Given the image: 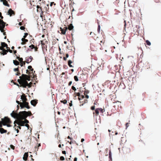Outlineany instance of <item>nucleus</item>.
Here are the masks:
<instances>
[{
  "mask_svg": "<svg viewBox=\"0 0 161 161\" xmlns=\"http://www.w3.org/2000/svg\"><path fill=\"white\" fill-rule=\"evenodd\" d=\"M29 3H27V5L29 7V8L31 9L33 8L32 6H31V5H29Z\"/></svg>",
  "mask_w": 161,
  "mask_h": 161,
  "instance_id": "36",
  "label": "nucleus"
},
{
  "mask_svg": "<svg viewBox=\"0 0 161 161\" xmlns=\"http://www.w3.org/2000/svg\"><path fill=\"white\" fill-rule=\"evenodd\" d=\"M75 95V97L76 96L78 97V99L79 100H82L83 98H84V96L83 95H80V93L79 92H75L74 94Z\"/></svg>",
  "mask_w": 161,
  "mask_h": 161,
  "instance_id": "11",
  "label": "nucleus"
},
{
  "mask_svg": "<svg viewBox=\"0 0 161 161\" xmlns=\"http://www.w3.org/2000/svg\"><path fill=\"white\" fill-rule=\"evenodd\" d=\"M28 68L29 69H31L32 68V67L30 65L28 66Z\"/></svg>",
  "mask_w": 161,
  "mask_h": 161,
  "instance_id": "53",
  "label": "nucleus"
},
{
  "mask_svg": "<svg viewBox=\"0 0 161 161\" xmlns=\"http://www.w3.org/2000/svg\"><path fill=\"white\" fill-rule=\"evenodd\" d=\"M37 144H38V145H37L36 146H35V148H37V147L38 148V147H39L41 146L40 143H38ZM37 149H38V148H37Z\"/></svg>",
  "mask_w": 161,
  "mask_h": 161,
  "instance_id": "44",
  "label": "nucleus"
},
{
  "mask_svg": "<svg viewBox=\"0 0 161 161\" xmlns=\"http://www.w3.org/2000/svg\"><path fill=\"white\" fill-rule=\"evenodd\" d=\"M95 41L94 43L91 45V49L93 51H96L99 49H100L101 47V45L100 43L104 44L105 42V40L103 39H101L98 37L95 39Z\"/></svg>",
  "mask_w": 161,
  "mask_h": 161,
  "instance_id": "3",
  "label": "nucleus"
},
{
  "mask_svg": "<svg viewBox=\"0 0 161 161\" xmlns=\"http://www.w3.org/2000/svg\"><path fill=\"white\" fill-rule=\"evenodd\" d=\"M89 91L88 90H86V89H85V90L84 91V95H87V94H88L89 93Z\"/></svg>",
  "mask_w": 161,
  "mask_h": 161,
  "instance_id": "30",
  "label": "nucleus"
},
{
  "mask_svg": "<svg viewBox=\"0 0 161 161\" xmlns=\"http://www.w3.org/2000/svg\"><path fill=\"white\" fill-rule=\"evenodd\" d=\"M63 59H64V60H66V59H67V58H66V57H64L63 58Z\"/></svg>",
  "mask_w": 161,
  "mask_h": 161,
  "instance_id": "64",
  "label": "nucleus"
},
{
  "mask_svg": "<svg viewBox=\"0 0 161 161\" xmlns=\"http://www.w3.org/2000/svg\"><path fill=\"white\" fill-rule=\"evenodd\" d=\"M40 5L38 4L36 6V8H37V12H40V11H39V8L40 7Z\"/></svg>",
  "mask_w": 161,
  "mask_h": 161,
  "instance_id": "35",
  "label": "nucleus"
},
{
  "mask_svg": "<svg viewBox=\"0 0 161 161\" xmlns=\"http://www.w3.org/2000/svg\"><path fill=\"white\" fill-rule=\"evenodd\" d=\"M82 81H84L86 79V76L84 74H81L79 78Z\"/></svg>",
  "mask_w": 161,
  "mask_h": 161,
  "instance_id": "13",
  "label": "nucleus"
},
{
  "mask_svg": "<svg viewBox=\"0 0 161 161\" xmlns=\"http://www.w3.org/2000/svg\"><path fill=\"white\" fill-rule=\"evenodd\" d=\"M8 52V50H6L2 46L0 47V53L1 54L3 55L6 54Z\"/></svg>",
  "mask_w": 161,
  "mask_h": 161,
  "instance_id": "10",
  "label": "nucleus"
},
{
  "mask_svg": "<svg viewBox=\"0 0 161 161\" xmlns=\"http://www.w3.org/2000/svg\"><path fill=\"white\" fill-rule=\"evenodd\" d=\"M62 153L63 154H66V152L65 151H63Z\"/></svg>",
  "mask_w": 161,
  "mask_h": 161,
  "instance_id": "61",
  "label": "nucleus"
},
{
  "mask_svg": "<svg viewBox=\"0 0 161 161\" xmlns=\"http://www.w3.org/2000/svg\"><path fill=\"white\" fill-rule=\"evenodd\" d=\"M85 96H86V98H89V96L87 95H85Z\"/></svg>",
  "mask_w": 161,
  "mask_h": 161,
  "instance_id": "60",
  "label": "nucleus"
},
{
  "mask_svg": "<svg viewBox=\"0 0 161 161\" xmlns=\"http://www.w3.org/2000/svg\"><path fill=\"white\" fill-rule=\"evenodd\" d=\"M10 147L13 150H14L15 148V147L12 145H10Z\"/></svg>",
  "mask_w": 161,
  "mask_h": 161,
  "instance_id": "41",
  "label": "nucleus"
},
{
  "mask_svg": "<svg viewBox=\"0 0 161 161\" xmlns=\"http://www.w3.org/2000/svg\"><path fill=\"white\" fill-rule=\"evenodd\" d=\"M28 35V33H25L24 35L23 36V38H25Z\"/></svg>",
  "mask_w": 161,
  "mask_h": 161,
  "instance_id": "39",
  "label": "nucleus"
},
{
  "mask_svg": "<svg viewBox=\"0 0 161 161\" xmlns=\"http://www.w3.org/2000/svg\"><path fill=\"white\" fill-rule=\"evenodd\" d=\"M53 4H54V5H55V4H56L55 3H54L53 2L51 3L50 4V6H52Z\"/></svg>",
  "mask_w": 161,
  "mask_h": 161,
  "instance_id": "50",
  "label": "nucleus"
},
{
  "mask_svg": "<svg viewBox=\"0 0 161 161\" xmlns=\"http://www.w3.org/2000/svg\"><path fill=\"white\" fill-rule=\"evenodd\" d=\"M73 25H72V24H71V30H72L73 28Z\"/></svg>",
  "mask_w": 161,
  "mask_h": 161,
  "instance_id": "58",
  "label": "nucleus"
},
{
  "mask_svg": "<svg viewBox=\"0 0 161 161\" xmlns=\"http://www.w3.org/2000/svg\"><path fill=\"white\" fill-rule=\"evenodd\" d=\"M31 104L34 106H35L37 103V100H33L31 102Z\"/></svg>",
  "mask_w": 161,
  "mask_h": 161,
  "instance_id": "17",
  "label": "nucleus"
},
{
  "mask_svg": "<svg viewBox=\"0 0 161 161\" xmlns=\"http://www.w3.org/2000/svg\"><path fill=\"white\" fill-rule=\"evenodd\" d=\"M68 65L70 67V60H69L68 61Z\"/></svg>",
  "mask_w": 161,
  "mask_h": 161,
  "instance_id": "46",
  "label": "nucleus"
},
{
  "mask_svg": "<svg viewBox=\"0 0 161 161\" xmlns=\"http://www.w3.org/2000/svg\"><path fill=\"white\" fill-rule=\"evenodd\" d=\"M41 43L45 44L47 45L48 43V41L45 39L41 41Z\"/></svg>",
  "mask_w": 161,
  "mask_h": 161,
  "instance_id": "28",
  "label": "nucleus"
},
{
  "mask_svg": "<svg viewBox=\"0 0 161 161\" xmlns=\"http://www.w3.org/2000/svg\"><path fill=\"white\" fill-rule=\"evenodd\" d=\"M13 63L16 65H18L19 64V62L16 60H14Z\"/></svg>",
  "mask_w": 161,
  "mask_h": 161,
  "instance_id": "27",
  "label": "nucleus"
},
{
  "mask_svg": "<svg viewBox=\"0 0 161 161\" xmlns=\"http://www.w3.org/2000/svg\"><path fill=\"white\" fill-rule=\"evenodd\" d=\"M2 2H3V3L4 5L9 7V4H8V2L6 0H3V1H2Z\"/></svg>",
  "mask_w": 161,
  "mask_h": 161,
  "instance_id": "24",
  "label": "nucleus"
},
{
  "mask_svg": "<svg viewBox=\"0 0 161 161\" xmlns=\"http://www.w3.org/2000/svg\"><path fill=\"white\" fill-rule=\"evenodd\" d=\"M38 4L41 7H42V5L44 4L45 5V1L44 0H39V1L38 2Z\"/></svg>",
  "mask_w": 161,
  "mask_h": 161,
  "instance_id": "14",
  "label": "nucleus"
},
{
  "mask_svg": "<svg viewBox=\"0 0 161 161\" xmlns=\"http://www.w3.org/2000/svg\"><path fill=\"white\" fill-rule=\"evenodd\" d=\"M99 108L100 109H99V111H100V112H101L102 113H103V109L102 108Z\"/></svg>",
  "mask_w": 161,
  "mask_h": 161,
  "instance_id": "51",
  "label": "nucleus"
},
{
  "mask_svg": "<svg viewBox=\"0 0 161 161\" xmlns=\"http://www.w3.org/2000/svg\"><path fill=\"white\" fill-rule=\"evenodd\" d=\"M29 47L31 48V49H33L35 48V46L34 45L31 44L30 46Z\"/></svg>",
  "mask_w": 161,
  "mask_h": 161,
  "instance_id": "38",
  "label": "nucleus"
},
{
  "mask_svg": "<svg viewBox=\"0 0 161 161\" xmlns=\"http://www.w3.org/2000/svg\"><path fill=\"white\" fill-rule=\"evenodd\" d=\"M68 29L69 31H70V24H69L68 25V27L67 28V27H65L64 28H60V33L62 34H65L66 32V31Z\"/></svg>",
  "mask_w": 161,
  "mask_h": 161,
  "instance_id": "7",
  "label": "nucleus"
},
{
  "mask_svg": "<svg viewBox=\"0 0 161 161\" xmlns=\"http://www.w3.org/2000/svg\"><path fill=\"white\" fill-rule=\"evenodd\" d=\"M21 99L23 101V102H26L27 101V99L26 97V96L25 95V94H23L21 96Z\"/></svg>",
  "mask_w": 161,
  "mask_h": 161,
  "instance_id": "15",
  "label": "nucleus"
},
{
  "mask_svg": "<svg viewBox=\"0 0 161 161\" xmlns=\"http://www.w3.org/2000/svg\"><path fill=\"white\" fill-rule=\"evenodd\" d=\"M23 119H18L17 120H15L14 122V124H17L19 126H25V123L24 121L22 120ZM16 126V125H14V126Z\"/></svg>",
  "mask_w": 161,
  "mask_h": 161,
  "instance_id": "6",
  "label": "nucleus"
},
{
  "mask_svg": "<svg viewBox=\"0 0 161 161\" xmlns=\"http://www.w3.org/2000/svg\"><path fill=\"white\" fill-rule=\"evenodd\" d=\"M21 40L22 41V42L21 43V44L22 45H24L28 41L27 39H25V38H22Z\"/></svg>",
  "mask_w": 161,
  "mask_h": 161,
  "instance_id": "19",
  "label": "nucleus"
},
{
  "mask_svg": "<svg viewBox=\"0 0 161 161\" xmlns=\"http://www.w3.org/2000/svg\"><path fill=\"white\" fill-rule=\"evenodd\" d=\"M41 44H42V49L44 50V49H46L47 50V45L45 44L41 43Z\"/></svg>",
  "mask_w": 161,
  "mask_h": 161,
  "instance_id": "25",
  "label": "nucleus"
},
{
  "mask_svg": "<svg viewBox=\"0 0 161 161\" xmlns=\"http://www.w3.org/2000/svg\"><path fill=\"white\" fill-rule=\"evenodd\" d=\"M154 1L157 3H158L160 1V0H154Z\"/></svg>",
  "mask_w": 161,
  "mask_h": 161,
  "instance_id": "56",
  "label": "nucleus"
},
{
  "mask_svg": "<svg viewBox=\"0 0 161 161\" xmlns=\"http://www.w3.org/2000/svg\"><path fill=\"white\" fill-rule=\"evenodd\" d=\"M99 109H100L99 108H97L95 110V112L96 114V116H97L98 115L99 112Z\"/></svg>",
  "mask_w": 161,
  "mask_h": 161,
  "instance_id": "26",
  "label": "nucleus"
},
{
  "mask_svg": "<svg viewBox=\"0 0 161 161\" xmlns=\"http://www.w3.org/2000/svg\"><path fill=\"white\" fill-rule=\"evenodd\" d=\"M8 52H9L10 53H12L13 52V51L12 50H10V49H9V50H8Z\"/></svg>",
  "mask_w": 161,
  "mask_h": 161,
  "instance_id": "57",
  "label": "nucleus"
},
{
  "mask_svg": "<svg viewBox=\"0 0 161 161\" xmlns=\"http://www.w3.org/2000/svg\"><path fill=\"white\" fill-rule=\"evenodd\" d=\"M66 58H68L69 57V54H66Z\"/></svg>",
  "mask_w": 161,
  "mask_h": 161,
  "instance_id": "63",
  "label": "nucleus"
},
{
  "mask_svg": "<svg viewBox=\"0 0 161 161\" xmlns=\"http://www.w3.org/2000/svg\"><path fill=\"white\" fill-rule=\"evenodd\" d=\"M20 107L21 108H23L25 107L26 108L28 109L30 108V107L29 105V103L26 101L24 102L21 103Z\"/></svg>",
  "mask_w": 161,
  "mask_h": 161,
  "instance_id": "9",
  "label": "nucleus"
},
{
  "mask_svg": "<svg viewBox=\"0 0 161 161\" xmlns=\"http://www.w3.org/2000/svg\"><path fill=\"white\" fill-rule=\"evenodd\" d=\"M60 102L62 103H63L64 104H65L67 103V100L65 99L64 100H61L60 101Z\"/></svg>",
  "mask_w": 161,
  "mask_h": 161,
  "instance_id": "33",
  "label": "nucleus"
},
{
  "mask_svg": "<svg viewBox=\"0 0 161 161\" xmlns=\"http://www.w3.org/2000/svg\"><path fill=\"white\" fill-rule=\"evenodd\" d=\"M19 67L18 66V67L16 68H14V71L16 72L17 71V73H16L15 75H20V73L19 71Z\"/></svg>",
  "mask_w": 161,
  "mask_h": 161,
  "instance_id": "18",
  "label": "nucleus"
},
{
  "mask_svg": "<svg viewBox=\"0 0 161 161\" xmlns=\"http://www.w3.org/2000/svg\"><path fill=\"white\" fill-rule=\"evenodd\" d=\"M126 128H127L128 126H129V123H127L126 124Z\"/></svg>",
  "mask_w": 161,
  "mask_h": 161,
  "instance_id": "55",
  "label": "nucleus"
},
{
  "mask_svg": "<svg viewBox=\"0 0 161 161\" xmlns=\"http://www.w3.org/2000/svg\"><path fill=\"white\" fill-rule=\"evenodd\" d=\"M26 73L28 74H30L31 73V72L29 70H28V69H27L26 70Z\"/></svg>",
  "mask_w": 161,
  "mask_h": 161,
  "instance_id": "47",
  "label": "nucleus"
},
{
  "mask_svg": "<svg viewBox=\"0 0 161 161\" xmlns=\"http://www.w3.org/2000/svg\"><path fill=\"white\" fill-rule=\"evenodd\" d=\"M60 159L61 160H64V157L63 156H61L60 158Z\"/></svg>",
  "mask_w": 161,
  "mask_h": 161,
  "instance_id": "42",
  "label": "nucleus"
},
{
  "mask_svg": "<svg viewBox=\"0 0 161 161\" xmlns=\"http://www.w3.org/2000/svg\"><path fill=\"white\" fill-rule=\"evenodd\" d=\"M77 158H75L74 159V161H77Z\"/></svg>",
  "mask_w": 161,
  "mask_h": 161,
  "instance_id": "62",
  "label": "nucleus"
},
{
  "mask_svg": "<svg viewBox=\"0 0 161 161\" xmlns=\"http://www.w3.org/2000/svg\"><path fill=\"white\" fill-rule=\"evenodd\" d=\"M19 78L20 79L18 80V82L19 84L21 85L20 86H22L24 88H25L26 86L29 87H31L30 85H28V83L27 80H30V77L28 75L22 74L21 76H20Z\"/></svg>",
  "mask_w": 161,
  "mask_h": 161,
  "instance_id": "2",
  "label": "nucleus"
},
{
  "mask_svg": "<svg viewBox=\"0 0 161 161\" xmlns=\"http://www.w3.org/2000/svg\"><path fill=\"white\" fill-rule=\"evenodd\" d=\"M20 28L21 30H24L25 29V27L24 26H21L20 27Z\"/></svg>",
  "mask_w": 161,
  "mask_h": 161,
  "instance_id": "45",
  "label": "nucleus"
},
{
  "mask_svg": "<svg viewBox=\"0 0 161 161\" xmlns=\"http://www.w3.org/2000/svg\"><path fill=\"white\" fill-rule=\"evenodd\" d=\"M109 158L110 159H112L111 154H110L109 155Z\"/></svg>",
  "mask_w": 161,
  "mask_h": 161,
  "instance_id": "59",
  "label": "nucleus"
},
{
  "mask_svg": "<svg viewBox=\"0 0 161 161\" xmlns=\"http://www.w3.org/2000/svg\"><path fill=\"white\" fill-rule=\"evenodd\" d=\"M25 61H24L23 62L20 63V65L21 67L23 66L24 65H25Z\"/></svg>",
  "mask_w": 161,
  "mask_h": 161,
  "instance_id": "31",
  "label": "nucleus"
},
{
  "mask_svg": "<svg viewBox=\"0 0 161 161\" xmlns=\"http://www.w3.org/2000/svg\"><path fill=\"white\" fill-rule=\"evenodd\" d=\"M91 109L92 110H94L95 109V106H94L91 107Z\"/></svg>",
  "mask_w": 161,
  "mask_h": 161,
  "instance_id": "48",
  "label": "nucleus"
},
{
  "mask_svg": "<svg viewBox=\"0 0 161 161\" xmlns=\"http://www.w3.org/2000/svg\"><path fill=\"white\" fill-rule=\"evenodd\" d=\"M20 113L21 112H20L19 113H18L17 110L13 111L10 115L14 118L16 119H22V114H20Z\"/></svg>",
  "mask_w": 161,
  "mask_h": 161,
  "instance_id": "4",
  "label": "nucleus"
},
{
  "mask_svg": "<svg viewBox=\"0 0 161 161\" xmlns=\"http://www.w3.org/2000/svg\"><path fill=\"white\" fill-rule=\"evenodd\" d=\"M100 25H98V28H97L98 32L99 33L100 32Z\"/></svg>",
  "mask_w": 161,
  "mask_h": 161,
  "instance_id": "40",
  "label": "nucleus"
},
{
  "mask_svg": "<svg viewBox=\"0 0 161 161\" xmlns=\"http://www.w3.org/2000/svg\"><path fill=\"white\" fill-rule=\"evenodd\" d=\"M15 56H16L17 59H18L19 61L20 62V63L23 62L24 61H23V59L22 58H20L19 56H17V55L15 54Z\"/></svg>",
  "mask_w": 161,
  "mask_h": 161,
  "instance_id": "21",
  "label": "nucleus"
},
{
  "mask_svg": "<svg viewBox=\"0 0 161 161\" xmlns=\"http://www.w3.org/2000/svg\"><path fill=\"white\" fill-rule=\"evenodd\" d=\"M5 23L3 20L0 19V30L2 32H4V28L5 27Z\"/></svg>",
  "mask_w": 161,
  "mask_h": 161,
  "instance_id": "8",
  "label": "nucleus"
},
{
  "mask_svg": "<svg viewBox=\"0 0 161 161\" xmlns=\"http://www.w3.org/2000/svg\"><path fill=\"white\" fill-rule=\"evenodd\" d=\"M1 44L2 46L4 48L5 47V46H6L7 45V44L4 42H1Z\"/></svg>",
  "mask_w": 161,
  "mask_h": 161,
  "instance_id": "29",
  "label": "nucleus"
},
{
  "mask_svg": "<svg viewBox=\"0 0 161 161\" xmlns=\"http://www.w3.org/2000/svg\"><path fill=\"white\" fill-rule=\"evenodd\" d=\"M74 78L75 81H78V77L77 76H75L74 77Z\"/></svg>",
  "mask_w": 161,
  "mask_h": 161,
  "instance_id": "37",
  "label": "nucleus"
},
{
  "mask_svg": "<svg viewBox=\"0 0 161 161\" xmlns=\"http://www.w3.org/2000/svg\"><path fill=\"white\" fill-rule=\"evenodd\" d=\"M39 11L40 12H41V14H40V16L41 17H42V15L43 14L44 11L43 10V9L42 8V7H40L39 8Z\"/></svg>",
  "mask_w": 161,
  "mask_h": 161,
  "instance_id": "23",
  "label": "nucleus"
},
{
  "mask_svg": "<svg viewBox=\"0 0 161 161\" xmlns=\"http://www.w3.org/2000/svg\"><path fill=\"white\" fill-rule=\"evenodd\" d=\"M22 119L24 120V121L25 122V124H27L29 122V121L26 119V118H25V119Z\"/></svg>",
  "mask_w": 161,
  "mask_h": 161,
  "instance_id": "34",
  "label": "nucleus"
},
{
  "mask_svg": "<svg viewBox=\"0 0 161 161\" xmlns=\"http://www.w3.org/2000/svg\"><path fill=\"white\" fill-rule=\"evenodd\" d=\"M25 126L27 127L28 128H29V125L28 124H25Z\"/></svg>",
  "mask_w": 161,
  "mask_h": 161,
  "instance_id": "54",
  "label": "nucleus"
},
{
  "mask_svg": "<svg viewBox=\"0 0 161 161\" xmlns=\"http://www.w3.org/2000/svg\"><path fill=\"white\" fill-rule=\"evenodd\" d=\"M71 88L73 90H74L75 91V90H76L75 88L73 86H72Z\"/></svg>",
  "mask_w": 161,
  "mask_h": 161,
  "instance_id": "43",
  "label": "nucleus"
},
{
  "mask_svg": "<svg viewBox=\"0 0 161 161\" xmlns=\"http://www.w3.org/2000/svg\"><path fill=\"white\" fill-rule=\"evenodd\" d=\"M8 14L9 15L11 16L12 15H14L15 14V13L13 10H12L11 9H9L8 12Z\"/></svg>",
  "mask_w": 161,
  "mask_h": 161,
  "instance_id": "16",
  "label": "nucleus"
},
{
  "mask_svg": "<svg viewBox=\"0 0 161 161\" xmlns=\"http://www.w3.org/2000/svg\"><path fill=\"white\" fill-rule=\"evenodd\" d=\"M33 59V58L31 56H30L29 57H26L25 58V62L27 63L31 62Z\"/></svg>",
  "mask_w": 161,
  "mask_h": 161,
  "instance_id": "12",
  "label": "nucleus"
},
{
  "mask_svg": "<svg viewBox=\"0 0 161 161\" xmlns=\"http://www.w3.org/2000/svg\"><path fill=\"white\" fill-rule=\"evenodd\" d=\"M35 3L34 1H30L29 3V5H31V6H32V7L35 6H36L35 5Z\"/></svg>",
  "mask_w": 161,
  "mask_h": 161,
  "instance_id": "22",
  "label": "nucleus"
},
{
  "mask_svg": "<svg viewBox=\"0 0 161 161\" xmlns=\"http://www.w3.org/2000/svg\"><path fill=\"white\" fill-rule=\"evenodd\" d=\"M16 102L18 104L20 105V107L21 103H22V102H20L19 101H18L17 100L16 101Z\"/></svg>",
  "mask_w": 161,
  "mask_h": 161,
  "instance_id": "49",
  "label": "nucleus"
},
{
  "mask_svg": "<svg viewBox=\"0 0 161 161\" xmlns=\"http://www.w3.org/2000/svg\"><path fill=\"white\" fill-rule=\"evenodd\" d=\"M28 153H25L24 155V157H23V159L25 161L27 160L28 157Z\"/></svg>",
  "mask_w": 161,
  "mask_h": 161,
  "instance_id": "20",
  "label": "nucleus"
},
{
  "mask_svg": "<svg viewBox=\"0 0 161 161\" xmlns=\"http://www.w3.org/2000/svg\"><path fill=\"white\" fill-rule=\"evenodd\" d=\"M20 114H22V119H25L28 116H31L32 115L31 112L30 111L28 112L26 111H21Z\"/></svg>",
  "mask_w": 161,
  "mask_h": 161,
  "instance_id": "5",
  "label": "nucleus"
},
{
  "mask_svg": "<svg viewBox=\"0 0 161 161\" xmlns=\"http://www.w3.org/2000/svg\"><path fill=\"white\" fill-rule=\"evenodd\" d=\"M35 49V51H37L38 50V48L36 47H35V48H34Z\"/></svg>",
  "mask_w": 161,
  "mask_h": 161,
  "instance_id": "52",
  "label": "nucleus"
},
{
  "mask_svg": "<svg viewBox=\"0 0 161 161\" xmlns=\"http://www.w3.org/2000/svg\"><path fill=\"white\" fill-rule=\"evenodd\" d=\"M1 119L0 121V132L2 134L6 133L7 132V130L2 128L3 125H6L8 127H11L10 124L12 122L10 119L7 117H5Z\"/></svg>",
  "mask_w": 161,
  "mask_h": 161,
  "instance_id": "1",
  "label": "nucleus"
},
{
  "mask_svg": "<svg viewBox=\"0 0 161 161\" xmlns=\"http://www.w3.org/2000/svg\"><path fill=\"white\" fill-rule=\"evenodd\" d=\"M146 42L147 45L150 46L151 44L150 42L148 40H146Z\"/></svg>",
  "mask_w": 161,
  "mask_h": 161,
  "instance_id": "32",
  "label": "nucleus"
}]
</instances>
